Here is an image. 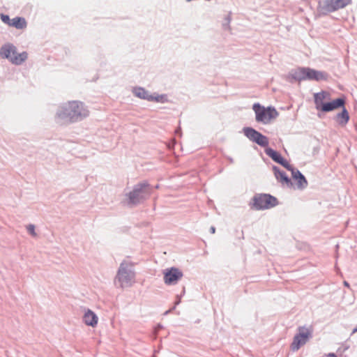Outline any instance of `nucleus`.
I'll return each instance as SVG.
<instances>
[{
    "label": "nucleus",
    "instance_id": "nucleus-26",
    "mask_svg": "<svg viewBox=\"0 0 357 357\" xmlns=\"http://www.w3.org/2000/svg\"><path fill=\"white\" fill-rule=\"evenodd\" d=\"M210 232H211L212 234H215V227H213V226L211 227V228H210Z\"/></svg>",
    "mask_w": 357,
    "mask_h": 357
},
{
    "label": "nucleus",
    "instance_id": "nucleus-16",
    "mask_svg": "<svg viewBox=\"0 0 357 357\" xmlns=\"http://www.w3.org/2000/svg\"><path fill=\"white\" fill-rule=\"evenodd\" d=\"M290 171L291 172L293 178L297 181L298 188L301 189L306 188L307 185V181L301 172L294 167Z\"/></svg>",
    "mask_w": 357,
    "mask_h": 357
},
{
    "label": "nucleus",
    "instance_id": "nucleus-9",
    "mask_svg": "<svg viewBox=\"0 0 357 357\" xmlns=\"http://www.w3.org/2000/svg\"><path fill=\"white\" fill-rule=\"evenodd\" d=\"M243 133L250 140L257 143L258 145L262 147L268 146V138L255 129L249 127L244 128Z\"/></svg>",
    "mask_w": 357,
    "mask_h": 357
},
{
    "label": "nucleus",
    "instance_id": "nucleus-15",
    "mask_svg": "<svg viewBox=\"0 0 357 357\" xmlns=\"http://www.w3.org/2000/svg\"><path fill=\"white\" fill-rule=\"evenodd\" d=\"M327 77V74L324 72L307 68V79L321 81L326 79Z\"/></svg>",
    "mask_w": 357,
    "mask_h": 357
},
{
    "label": "nucleus",
    "instance_id": "nucleus-24",
    "mask_svg": "<svg viewBox=\"0 0 357 357\" xmlns=\"http://www.w3.org/2000/svg\"><path fill=\"white\" fill-rule=\"evenodd\" d=\"M227 22L225 24H223V27L225 29H229V23L231 21V17L229 15H228L226 18Z\"/></svg>",
    "mask_w": 357,
    "mask_h": 357
},
{
    "label": "nucleus",
    "instance_id": "nucleus-25",
    "mask_svg": "<svg viewBox=\"0 0 357 357\" xmlns=\"http://www.w3.org/2000/svg\"><path fill=\"white\" fill-rule=\"evenodd\" d=\"M177 298H178V299H177V300H176V301L175 302V305L174 306V307H173L172 310H174V309L176 307V306L177 305H178V304L180 303V302H181V298H178V296Z\"/></svg>",
    "mask_w": 357,
    "mask_h": 357
},
{
    "label": "nucleus",
    "instance_id": "nucleus-3",
    "mask_svg": "<svg viewBox=\"0 0 357 357\" xmlns=\"http://www.w3.org/2000/svg\"><path fill=\"white\" fill-rule=\"evenodd\" d=\"M151 193V185L147 181H143L135 185L132 190L126 194V197L128 204L137 205L148 199Z\"/></svg>",
    "mask_w": 357,
    "mask_h": 357
},
{
    "label": "nucleus",
    "instance_id": "nucleus-27",
    "mask_svg": "<svg viewBox=\"0 0 357 357\" xmlns=\"http://www.w3.org/2000/svg\"><path fill=\"white\" fill-rule=\"evenodd\" d=\"M344 286H346V287H349V283H348L347 281H344Z\"/></svg>",
    "mask_w": 357,
    "mask_h": 357
},
{
    "label": "nucleus",
    "instance_id": "nucleus-20",
    "mask_svg": "<svg viewBox=\"0 0 357 357\" xmlns=\"http://www.w3.org/2000/svg\"><path fill=\"white\" fill-rule=\"evenodd\" d=\"M10 26H13L18 29H22L26 28V22L24 18L20 17H16L12 19V23H10Z\"/></svg>",
    "mask_w": 357,
    "mask_h": 357
},
{
    "label": "nucleus",
    "instance_id": "nucleus-21",
    "mask_svg": "<svg viewBox=\"0 0 357 357\" xmlns=\"http://www.w3.org/2000/svg\"><path fill=\"white\" fill-rule=\"evenodd\" d=\"M326 98V93L321 92L314 94V103L316 105V108L318 110H320L322 105L325 103L323 102V100Z\"/></svg>",
    "mask_w": 357,
    "mask_h": 357
},
{
    "label": "nucleus",
    "instance_id": "nucleus-2",
    "mask_svg": "<svg viewBox=\"0 0 357 357\" xmlns=\"http://www.w3.org/2000/svg\"><path fill=\"white\" fill-rule=\"evenodd\" d=\"M114 285L117 288L124 289L132 286L135 282V272L133 264L123 261L121 263L114 278Z\"/></svg>",
    "mask_w": 357,
    "mask_h": 357
},
{
    "label": "nucleus",
    "instance_id": "nucleus-22",
    "mask_svg": "<svg viewBox=\"0 0 357 357\" xmlns=\"http://www.w3.org/2000/svg\"><path fill=\"white\" fill-rule=\"evenodd\" d=\"M27 232L32 236V237H37V233L36 232V227L33 224H29L26 225V227Z\"/></svg>",
    "mask_w": 357,
    "mask_h": 357
},
{
    "label": "nucleus",
    "instance_id": "nucleus-28",
    "mask_svg": "<svg viewBox=\"0 0 357 357\" xmlns=\"http://www.w3.org/2000/svg\"><path fill=\"white\" fill-rule=\"evenodd\" d=\"M357 333V326L356 328H354L352 331V333Z\"/></svg>",
    "mask_w": 357,
    "mask_h": 357
},
{
    "label": "nucleus",
    "instance_id": "nucleus-1",
    "mask_svg": "<svg viewBox=\"0 0 357 357\" xmlns=\"http://www.w3.org/2000/svg\"><path fill=\"white\" fill-rule=\"evenodd\" d=\"M89 115L87 107L80 101L72 100L61 104L55 114V121L60 125H68L81 121Z\"/></svg>",
    "mask_w": 357,
    "mask_h": 357
},
{
    "label": "nucleus",
    "instance_id": "nucleus-30",
    "mask_svg": "<svg viewBox=\"0 0 357 357\" xmlns=\"http://www.w3.org/2000/svg\"><path fill=\"white\" fill-rule=\"evenodd\" d=\"M171 310H170V311H171ZM169 311H167V312H165V314H168V313H169Z\"/></svg>",
    "mask_w": 357,
    "mask_h": 357
},
{
    "label": "nucleus",
    "instance_id": "nucleus-29",
    "mask_svg": "<svg viewBox=\"0 0 357 357\" xmlns=\"http://www.w3.org/2000/svg\"><path fill=\"white\" fill-rule=\"evenodd\" d=\"M328 356H331V357H335V355L334 354H330Z\"/></svg>",
    "mask_w": 357,
    "mask_h": 357
},
{
    "label": "nucleus",
    "instance_id": "nucleus-11",
    "mask_svg": "<svg viewBox=\"0 0 357 357\" xmlns=\"http://www.w3.org/2000/svg\"><path fill=\"white\" fill-rule=\"evenodd\" d=\"M183 275V273L177 268H167L164 271V282L167 285H174Z\"/></svg>",
    "mask_w": 357,
    "mask_h": 357
},
{
    "label": "nucleus",
    "instance_id": "nucleus-13",
    "mask_svg": "<svg viewBox=\"0 0 357 357\" xmlns=\"http://www.w3.org/2000/svg\"><path fill=\"white\" fill-rule=\"evenodd\" d=\"M84 323L89 326L96 327L98 322V317L94 312L90 309L84 310L83 315Z\"/></svg>",
    "mask_w": 357,
    "mask_h": 357
},
{
    "label": "nucleus",
    "instance_id": "nucleus-5",
    "mask_svg": "<svg viewBox=\"0 0 357 357\" xmlns=\"http://www.w3.org/2000/svg\"><path fill=\"white\" fill-rule=\"evenodd\" d=\"M252 109L255 113L256 121L259 123L267 124L270 121L275 119L278 116L277 110L272 107L265 108L259 103H255L252 106Z\"/></svg>",
    "mask_w": 357,
    "mask_h": 357
},
{
    "label": "nucleus",
    "instance_id": "nucleus-7",
    "mask_svg": "<svg viewBox=\"0 0 357 357\" xmlns=\"http://www.w3.org/2000/svg\"><path fill=\"white\" fill-rule=\"evenodd\" d=\"M351 3V0H323L319 2L318 11L323 15L343 8Z\"/></svg>",
    "mask_w": 357,
    "mask_h": 357
},
{
    "label": "nucleus",
    "instance_id": "nucleus-17",
    "mask_svg": "<svg viewBox=\"0 0 357 357\" xmlns=\"http://www.w3.org/2000/svg\"><path fill=\"white\" fill-rule=\"evenodd\" d=\"M274 174L278 181L282 184H286L287 186L291 185L290 178L286 175L285 172H282L278 167L274 166L273 167Z\"/></svg>",
    "mask_w": 357,
    "mask_h": 357
},
{
    "label": "nucleus",
    "instance_id": "nucleus-19",
    "mask_svg": "<svg viewBox=\"0 0 357 357\" xmlns=\"http://www.w3.org/2000/svg\"><path fill=\"white\" fill-rule=\"evenodd\" d=\"M307 68H300L292 73V77L298 81L307 79Z\"/></svg>",
    "mask_w": 357,
    "mask_h": 357
},
{
    "label": "nucleus",
    "instance_id": "nucleus-6",
    "mask_svg": "<svg viewBox=\"0 0 357 357\" xmlns=\"http://www.w3.org/2000/svg\"><path fill=\"white\" fill-rule=\"evenodd\" d=\"M312 328L305 326H299L298 332L294 335L293 341L291 344V349L293 351H298L302 346L305 344L308 340L312 337Z\"/></svg>",
    "mask_w": 357,
    "mask_h": 357
},
{
    "label": "nucleus",
    "instance_id": "nucleus-18",
    "mask_svg": "<svg viewBox=\"0 0 357 357\" xmlns=\"http://www.w3.org/2000/svg\"><path fill=\"white\" fill-rule=\"evenodd\" d=\"M349 120V115L345 107H343L342 112L336 116L337 122L342 126H344Z\"/></svg>",
    "mask_w": 357,
    "mask_h": 357
},
{
    "label": "nucleus",
    "instance_id": "nucleus-14",
    "mask_svg": "<svg viewBox=\"0 0 357 357\" xmlns=\"http://www.w3.org/2000/svg\"><path fill=\"white\" fill-rule=\"evenodd\" d=\"M344 100L343 98H337L331 102H326L322 105L320 110L327 112L332 111L340 107H343L344 105Z\"/></svg>",
    "mask_w": 357,
    "mask_h": 357
},
{
    "label": "nucleus",
    "instance_id": "nucleus-4",
    "mask_svg": "<svg viewBox=\"0 0 357 357\" xmlns=\"http://www.w3.org/2000/svg\"><path fill=\"white\" fill-rule=\"evenodd\" d=\"M1 58L8 59L12 63L20 65L26 60L28 54L26 52L18 54L15 46L10 43L3 45L0 49Z\"/></svg>",
    "mask_w": 357,
    "mask_h": 357
},
{
    "label": "nucleus",
    "instance_id": "nucleus-23",
    "mask_svg": "<svg viewBox=\"0 0 357 357\" xmlns=\"http://www.w3.org/2000/svg\"><path fill=\"white\" fill-rule=\"evenodd\" d=\"M1 20H2L3 22L9 26H10V23H12V20H10L9 16L7 15L1 14Z\"/></svg>",
    "mask_w": 357,
    "mask_h": 357
},
{
    "label": "nucleus",
    "instance_id": "nucleus-8",
    "mask_svg": "<svg viewBox=\"0 0 357 357\" xmlns=\"http://www.w3.org/2000/svg\"><path fill=\"white\" fill-rule=\"evenodd\" d=\"M278 204L277 199L268 194L256 195L252 199L253 207L257 210L271 208Z\"/></svg>",
    "mask_w": 357,
    "mask_h": 357
},
{
    "label": "nucleus",
    "instance_id": "nucleus-12",
    "mask_svg": "<svg viewBox=\"0 0 357 357\" xmlns=\"http://www.w3.org/2000/svg\"><path fill=\"white\" fill-rule=\"evenodd\" d=\"M265 153L267 155H268L270 158H271L275 162L282 165L284 167L287 169L288 170H291L293 167L289 164V162L284 159L281 155L275 151V150L272 149L271 148H267L265 150Z\"/></svg>",
    "mask_w": 357,
    "mask_h": 357
},
{
    "label": "nucleus",
    "instance_id": "nucleus-10",
    "mask_svg": "<svg viewBox=\"0 0 357 357\" xmlns=\"http://www.w3.org/2000/svg\"><path fill=\"white\" fill-rule=\"evenodd\" d=\"M132 93L136 97L149 101L163 102L165 99V96L163 95L149 94V91L142 87L133 88Z\"/></svg>",
    "mask_w": 357,
    "mask_h": 357
}]
</instances>
